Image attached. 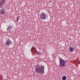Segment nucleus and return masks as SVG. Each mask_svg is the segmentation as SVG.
<instances>
[{"mask_svg": "<svg viewBox=\"0 0 80 80\" xmlns=\"http://www.w3.org/2000/svg\"><path fill=\"white\" fill-rule=\"evenodd\" d=\"M41 18L43 19V20H45L46 18H47V15L46 14L43 12H42L41 13L40 15Z\"/></svg>", "mask_w": 80, "mask_h": 80, "instance_id": "7ed1b4c3", "label": "nucleus"}, {"mask_svg": "<svg viewBox=\"0 0 80 80\" xmlns=\"http://www.w3.org/2000/svg\"><path fill=\"white\" fill-rule=\"evenodd\" d=\"M0 15H1V17H3V15H5V11L4 10V9H2L0 12Z\"/></svg>", "mask_w": 80, "mask_h": 80, "instance_id": "20e7f679", "label": "nucleus"}, {"mask_svg": "<svg viewBox=\"0 0 80 80\" xmlns=\"http://www.w3.org/2000/svg\"><path fill=\"white\" fill-rule=\"evenodd\" d=\"M36 53L38 55H40L41 54V52L37 51H36Z\"/></svg>", "mask_w": 80, "mask_h": 80, "instance_id": "1a4fd4ad", "label": "nucleus"}, {"mask_svg": "<svg viewBox=\"0 0 80 80\" xmlns=\"http://www.w3.org/2000/svg\"><path fill=\"white\" fill-rule=\"evenodd\" d=\"M60 62V65H59V67L60 68H63V67H65V61L62 59V58H60L59 59Z\"/></svg>", "mask_w": 80, "mask_h": 80, "instance_id": "f03ea898", "label": "nucleus"}, {"mask_svg": "<svg viewBox=\"0 0 80 80\" xmlns=\"http://www.w3.org/2000/svg\"><path fill=\"white\" fill-rule=\"evenodd\" d=\"M78 64H80V61H78Z\"/></svg>", "mask_w": 80, "mask_h": 80, "instance_id": "f8f14e48", "label": "nucleus"}, {"mask_svg": "<svg viewBox=\"0 0 80 80\" xmlns=\"http://www.w3.org/2000/svg\"><path fill=\"white\" fill-rule=\"evenodd\" d=\"M69 50L70 51V52H73L74 50V48H73L70 47L69 48Z\"/></svg>", "mask_w": 80, "mask_h": 80, "instance_id": "6e6552de", "label": "nucleus"}, {"mask_svg": "<svg viewBox=\"0 0 80 80\" xmlns=\"http://www.w3.org/2000/svg\"><path fill=\"white\" fill-rule=\"evenodd\" d=\"M13 28V26L11 25H10L8 26V28H7V30H8V31L9 32H12V29Z\"/></svg>", "mask_w": 80, "mask_h": 80, "instance_id": "423d86ee", "label": "nucleus"}, {"mask_svg": "<svg viewBox=\"0 0 80 80\" xmlns=\"http://www.w3.org/2000/svg\"><path fill=\"white\" fill-rule=\"evenodd\" d=\"M18 18H17V20H16L17 22H18Z\"/></svg>", "mask_w": 80, "mask_h": 80, "instance_id": "ddd939ff", "label": "nucleus"}, {"mask_svg": "<svg viewBox=\"0 0 80 80\" xmlns=\"http://www.w3.org/2000/svg\"><path fill=\"white\" fill-rule=\"evenodd\" d=\"M67 79V77L64 76L62 77V79L63 80H65Z\"/></svg>", "mask_w": 80, "mask_h": 80, "instance_id": "9d476101", "label": "nucleus"}, {"mask_svg": "<svg viewBox=\"0 0 80 80\" xmlns=\"http://www.w3.org/2000/svg\"><path fill=\"white\" fill-rule=\"evenodd\" d=\"M11 43H12V41L10 39H8L5 42L6 45L8 46H9V45H11Z\"/></svg>", "mask_w": 80, "mask_h": 80, "instance_id": "39448f33", "label": "nucleus"}, {"mask_svg": "<svg viewBox=\"0 0 80 80\" xmlns=\"http://www.w3.org/2000/svg\"><path fill=\"white\" fill-rule=\"evenodd\" d=\"M44 67L43 66H36L35 68L36 73L42 75V74L44 73Z\"/></svg>", "mask_w": 80, "mask_h": 80, "instance_id": "f257e3e1", "label": "nucleus"}, {"mask_svg": "<svg viewBox=\"0 0 80 80\" xmlns=\"http://www.w3.org/2000/svg\"><path fill=\"white\" fill-rule=\"evenodd\" d=\"M34 49H35V47H32L31 49V51L32 52H33V50H34Z\"/></svg>", "mask_w": 80, "mask_h": 80, "instance_id": "9b49d317", "label": "nucleus"}, {"mask_svg": "<svg viewBox=\"0 0 80 80\" xmlns=\"http://www.w3.org/2000/svg\"><path fill=\"white\" fill-rule=\"evenodd\" d=\"M5 0H2L0 2V7H2L3 6V5L5 4Z\"/></svg>", "mask_w": 80, "mask_h": 80, "instance_id": "0eeeda50", "label": "nucleus"}]
</instances>
